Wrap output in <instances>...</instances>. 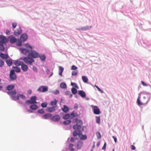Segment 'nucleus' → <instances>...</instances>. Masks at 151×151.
<instances>
[{
  "label": "nucleus",
  "mask_w": 151,
  "mask_h": 151,
  "mask_svg": "<svg viewBox=\"0 0 151 151\" xmlns=\"http://www.w3.org/2000/svg\"><path fill=\"white\" fill-rule=\"evenodd\" d=\"M25 46L27 48L30 49V52L28 54L27 57L23 58V60L26 64L31 65L35 61L33 58H39V53L33 50L32 47L28 43H26Z\"/></svg>",
  "instance_id": "obj_1"
},
{
  "label": "nucleus",
  "mask_w": 151,
  "mask_h": 151,
  "mask_svg": "<svg viewBox=\"0 0 151 151\" xmlns=\"http://www.w3.org/2000/svg\"><path fill=\"white\" fill-rule=\"evenodd\" d=\"M75 122H76V124L74 125L73 127V129L75 130L73 132V135L74 137H76L77 135L79 136V135L81 133V130L80 129L81 128V125L83 122L82 121L78 120V119H76Z\"/></svg>",
  "instance_id": "obj_2"
},
{
  "label": "nucleus",
  "mask_w": 151,
  "mask_h": 151,
  "mask_svg": "<svg viewBox=\"0 0 151 151\" xmlns=\"http://www.w3.org/2000/svg\"><path fill=\"white\" fill-rule=\"evenodd\" d=\"M93 112L94 114L99 115L101 114V112L99 107L96 106L92 105L91 106Z\"/></svg>",
  "instance_id": "obj_3"
},
{
  "label": "nucleus",
  "mask_w": 151,
  "mask_h": 151,
  "mask_svg": "<svg viewBox=\"0 0 151 151\" xmlns=\"http://www.w3.org/2000/svg\"><path fill=\"white\" fill-rule=\"evenodd\" d=\"M37 98V97L36 96H32L30 98V100H28L26 101L25 103L27 104L28 105L36 104L37 103V102L36 101Z\"/></svg>",
  "instance_id": "obj_4"
},
{
  "label": "nucleus",
  "mask_w": 151,
  "mask_h": 151,
  "mask_svg": "<svg viewBox=\"0 0 151 151\" xmlns=\"http://www.w3.org/2000/svg\"><path fill=\"white\" fill-rule=\"evenodd\" d=\"M9 78H10L9 80L10 81H13L16 79L17 76L14 72V70H12L10 71Z\"/></svg>",
  "instance_id": "obj_5"
},
{
  "label": "nucleus",
  "mask_w": 151,
  "mask_h": 151,
  "mask_svg": "<svg viewBox=\"0 0 151 151\" xmlns=\"http://www.w3.org/2000/svg\"><path fill=\"white\" fill-rule=\"evenodd\" d=\"M48 89V87L46 86H41L38 89L37 91L38 92L44 93L47 92Z\"/></svg>",
  "instance_id": "obj_6"
},
{
  "label": "nucleus",
  "mask_w": 151,
  "mask_h": 151,
  "mask_svg": "<svg viewBox=\"0 0 151 151\" xmlns=\"http://www.w3.org/2000/svg\"><path fill=\"white\" fill-rule=\"evenodd\" d=\"M21 66V69L24 72H26L28 68L27 65L24 63L23 62H19L18 66Z\"/></svg>",
  "instance_id": "obj_7"
},
{
  "label": "nucleus",
  "mask_w": 151,
  "mask_h": 151,
  "mask_svg": "<svg viewBox=\"0 0 151 151\" xmlns=\"http://www.w3.org/2000/svg\"><path fill=\"white\" fill-rule=\"evenodd\" d=\"M60 119V117L59 115H58L54 116L50 118L51 120L55 122H57L59 121Z\"/></svg>",
  "instance_id": "obj_8"
},
{
  "label": "nucleus",
  "mask_w": 151,
  "mask_h": 151,
  "mask_svg": "<svg viewBox=\"0 0 151 151\" xmlns=\"http://www.w3.org/2000/svg\"><path fill=\"white\" fill-rule=\"evenodd\" d=\"M30 49H28L27 48H21L20 50L21 52L23 54L27 55V54H28L30 53Z\"/></svg>",
  "instance_id": "obj_9"
},
{
  "label": "nucleus",
  "mask_w": 151,
  "mask_h": 151,
  "mask_svg": "<svg viewBox=\"0 0 151 151\" xmlns=\"http://www.w3.org/2000/svg\"><path fill=\"white\" fill-rule=\"evenodd\" d=\"M3 92L6 93L8 95H11V96H14L17 94V91L15 90H13L10 91H3Z\"/></svg>",
  "instance_id": "obj_10"
},
{
  "label": "nucleus",
  "mask_w": 151,
  "mask_h": 151,
  "mask_svg": "<svg viewBox=\"0 0 151 151\" xmlns=\"http://www.w3.org/2000/svg\"><path fill=\"white\" fill-rule=\"evenodd\" d=\"M141 44L142 46L147 48L148 50L150 51L151 50V45L149 44L147 45L143 41L142 42V43L141 42Z\"/></svg>",
  "instance_id": "obj_11"
},
{
  "label": "nucleus",
  "mask_w": 151,
  "mask_h": 151,
  "mask_svg": "<svg viewBox=\"0 0 151 151\" xmlns=\"http://www.w3.org/2000/svg\"><path fill=\"white\" fill-rule=\"evenodd\" d=\"M52 114L50 113H47L44 115H42L41 117L43 119H47L51 118Z\"/></svg>",
  "instance_id": "obj_12"
},
{
  "label": "nucleus",
  "mask_w": 151,
  "mask_h": 151,
  "mask_svg": "<svg viewBox=\"0 0 151 151\" xmlns=\"http://www.w3.org/2000/svg\"><path fill=\"white\" fill-rule=\"evenodd\" d=\"M22 33V30L21 28L19 27L14 32V34L15 36H18Z\"/></svg>",
  "instance_id": "obj_13"
},
{
  "label": "nucleus",
  "mask_w": 151,
  "mask_h": 151,
  "mask_svg": "<svg viewBox=\"0 0 151 151\" xmlns=\"http://www.w3.org/2000/svg\"><path fill=\"white\" fill-rule=\"evenodd\" d=\"M56 106H53L52 107H47L46 109L47 111L50 112H52L56 111L55 108Z\"/></svg>",
  "instance_id": "obj_14"
},
{
  "label": "nucleus",
  "mask_w": 151,
  "mask_h": 151,
  "mask_svg": "<svg viewBox=\"0 0 151 151\" xmlns=\"http://www.w3.org/2000/svg\"><path fill=\"white\" fill-rule=\"evenodd\" d=\"M78 137L81 140H86L87 138L86 135L82 134L81 133L79 135Z\"/></svg>",
  "instance_id": "obj_15"
},
{
  "label": "nucleus",
  "mask_w": 151,
  "mask_h": 151,
  "mask_svg": "<svg viewBox=\"0 0 151 151\" xmlns=\"http://www.w3.org/2000/svg\"><path fill=\"white\" fill-rule=\"evenodd\" d=\"M14 87V85L12 84L7 86L6 87V90L9 91H10L13 90Z\"/></svg>",
  "instance_id": "obj_16"
},
{
  "label": "nucleus",
  "mask_w": 151,
  "mask_h": 151,
  "mask_svg": "<svg viewBox=\"0 0 151 151\" xmlns=\"http://www.w3.org/2000/svg\"><path fill=\"white\" fill-rule=\"evenodd\" d=\"M78 94L82 98H84L86 96L85 92L83 90L79 91H78Z\"/></svg>",
  "instance_id": "obj_17"
},
{
  "label": "nucleus",
  "mask_w": 151,
  "mask_h": 151,
  "mask_svg": "<svg viewBox=\"0 0 151 151\" xmlns=\"http://www.w3.org/2000/svg\"><path fill=\"white\" fill-rule=\"evenodd\" d=\"M9 38H0V44L3 45L6 44L8 41Z\"/></svg>",
  "instance_id": "obj_18"
},
{
  "label": "nucleus",
  "mask_w": 151,
  "mask_h": 151,
  "mask_svg": "<svg viewBox=\"0 0 151 151\" xmlns=\"http://www.w3.org/2000/svg\"><path fill=\"white\" fill-rule=\"evenodd\" d=\"M9 38H0V44L3 45L6 44L8 41Z\"/></svg>",
  "instance_id": "obj_19"
},
{
  "label": "nucleus",
  "mask_w": 151,
  "mask_h": 151,
  "mask_svg": "<svg viewBox=\"0 0 151 151\" xmlns=\"http://www.w3.org/2000/svg\"><path fill=\"white\" fill-rule=\"evenodd\" d=\"M0 56L3 59H7L9 58V56L7 54H6L2 53L0 54Z\"/></svg>",
  "instance_id": "obj_20"
},
{
  "label": "nucleus",
  "mask_w": 151,
  "mask_h": 151,
  "mask_svg": "<svg viewBox=\"0 0 151 151\" xmlns=\"http://www.w3.org/2000/svg\"><path fill=\"white\" fill-rule=\"evenodd\" d=\"M83 141L81 140H79L77 144V146L78 149L80 150L83 146Z\"/></svg>",
  "instance_id": "obj_21"
},
{
  "label": "nucleus",
  "mask_w": 151,
  "mask_h": 151,
  "mask_svg": "<svg viewBox=\"0 0 151 151\" xmlns=\"http://www.w3.org/2000/svg\"><path fill=\"white\" fill-rule=\"evenodd\" d=\"M13 60L10 58V59H7L6 60V63L7 65L9 66H11L13 64Z\"/></svg>",
  "instance_id": "obj_22"
},
{
  "label": "nucleus",
  "mask_w": 151,
  "mask_h": 151,
  "mask_svg": "<svg viewBox=\"0 0 151 151\" xmlns=\"http://www.w3.org/2000/svg\"><path fill=\"white\" fill-rule=\"evenodd\" d=\"M141 98L140 93L139 94L138 98L137 100V103L138 105L139 106L140 105H143V104L140 101V99Z\"/></svg>",
  "instance_id": "obj_23"
},
{
  "label": "nucleus",
  "mask_w": 151,
  "mask_h": 151,
  "mask_svg": "<svg viewBox=\"0 0 151 151\" xmlns=\"http://www.w3.org/2000/svg\"><path fill=\"white\" fill-rule=\"evenodd\" d=\"M62 109L64 112L66 113L69 111V109L67 106L64 105L63 106V107L62 108Z\"/></svg>",
  "instance_id": "obj_24"
},
{
  "label": "nucleus",
  "mask_w": 151,
  "mask_h": 151,
  "mask_svg": "<svg viewBox=\"0 0 151 151\" xmlns=\"http://www.w3.org/2000/svg\"><path fill=\"white\" fill-rule=\"evenodd\" d=\"M10 98L12 99V100L14 101H16V100H19V96L18 95V93H17L16 96H11L10 97Z\"/></svg>",
  "instance_id": "obj_25"
},
{
  "label": "nucleus",
  "mask_w": 151,
  "mask_h": 151,
  "mask_svg": "<svg viewBox=\"0 0 151 151\" xmlns=\"http://www.w3.org/2000/svg\"><path fill=\"white\" fill-rule=\"evenodd\" d=\"M57 102L58 101L56 99H54L53 101H51L50 105L53 106H56V107Z\"/></svg>",
  "instance_id": "obj_26"
},
{
  "label": "nucleus",
  "mask_w": 151,
  "mask_h": 151,
  "mask_svg": "<svg viewBox=\"0 0 151 151\" xmlns=\"http://www.w3.org/2000/svg\"><path fill=\"white\" fill-rule=\"evenodd\" d=\"M30 108L32 110H35L38 109V106L37 105L33 104L30 106Z\"/></svg>",
  "instance_id": "obj_27"
},
{
  "label": "nucleus",
  "mask_w": 151,
  "mask_h": 151,
  "mask_svg": "<svg viewBox=\"0 0 151 151\" xmlns=\"http://www.w3.org/2000/svg\"><path fill=\"white\" fill-rule=\"evenodd\" d=\"M39 57L40 58V59L42 61H44L46 59V56L45 54H41L39 55Z\"/></svg>",
  "instance_id": "obj_28"
},
{
  "label": "nucleus",
  "mask_w": 151,
  "mask_h": 151,
  "mask_svg": "<svg viewBox=\"0 0 151 151\" xmlns=\"http://www.w3.org/2000/svg\"><path fill=\"white\" fill-rule=\"evenodd\" d=\"M16 45L17 46H21L22 45V44L21 39L18 38V39L17 40Z\"/></svg>",
  "instance_id": "obj_29"
},
{
  "label": "nucleus",
  "mask_w": 151,
  "mask_h": 151,
  "mask_svg": "<svg viewBox=\"0 0 151 151\" xmlns=\"http://www.w3.org/2000/svg\"><path fill=\"white\" fill-rule=\"evenodd\" d=\"M64 70V68L62 66H59V74L60 75L62 76V73Z\"/></svg>",
  "instance_id": "obj_30"
},
{
  "label": "nucleus",
  "mask_w": 151,
  "mask_h": 151,
  "mask_svg": "<svg viewBox=\"0 0 151 151\" xmlns=\"http://www.w3.org/2000/svg\"><path fill=\"white\" fill-rule=\"evenodd\" d=\"M12 68L14 69V72L15 71L17 73H19L21 72V70L20 68L17 67L13 66Z\"/></svg>",
  "instance_id": "obj_31"
},
{
  "label": "nucleus",
  "mask_w": 151,
  "mask_h": 151,
  "mask_svg": "<svg viewBox=\"0 0 151 151\" xmlns=\"http://www.w3.org/2000/svg\"><path fill=\"white\" fill-rule=\"evenodd\" d=\"M91 27H92L91 26H87L86 27H81L80 29L82 30H86L90 29Z\"/></svg>",
  "instance_id": "obj_32"
},
{
  "label": "nucleus",
  "mask_w": 151,
  "mask_h": 151,
  "mask_svg": "<svg viewBox=\"0 0 151 151\" xmlns=\"http://www.w3.org/2000/svg\"><path fill=\"white\" fill-rule=\"evenodd\" d=\"M71 92L73 94H75L77 92V90L75 87H73L71 89Z\"/></svg>",
  "instance_id": "obj_33"
},
{
  "label": "nucleus",
  "mask_w": 151,
  "mask_h": 151,
  "mask_svg": "<svg viewBox=\"0 0 151 151\" xmlns=\"http://www.w3.org/2000/svg\"><path fill=\"white\" fill-rule=\"evenodd\" d=\"M60 87L62 88H65L67 87L66 84L64 82H62L60 83Z\"/></svg>",
  "instance_id": "obj_34"
},
{
  "label": "nucleus",
  "mask_w": 151,
  "mask_h": 151,
  "mask_svg": "<svg viewBox=\"0 0 151 151\" xmlns=\"http://www.w3.org/2000/svg\"><path fill=\"white\" fill-rule=\"evenodd\" d=\"M82 79L84 83H87L88 81V78L86 76H83L82 77Z\"/></svg>",
  "instance_id": "obj_35"
},
{
  "label": "nucleus",
  "mask_w": 151,
  "mask_h": 151,
  "mask_svg": "<svg viewBox=\"0 0 151 151\" xmlns=\"http://www.w3.org/2000/svg\"><path fill=\"white\" fill-rule=\"evenodd\" d=\"M10 41L11 43L13 44L16 42L17 40V38H10Z\"/></svg>",
  "instance_id": "obj_36"
},
{
  "label": "nucleus",
  "mask_w": 151,
  "mask_h": 151,
  "mask_svg": "<svg viewBox=\"0 0 151 151\" xmlns=\"http://www.w3.org/2000/svg\"><path fill=\"white\" fill-rule=\"evenodd\" d=\"M18 95L19 96V98H20L22 99H25L26 98L25 96L23 94H21L18 93Z\"/></svg>",
  "instance_id": "obj_37"
},
{
  "label": "nucleus",
  "mask_w": 151,
  "mask_h": 151,
  "mask_svg": "<svg viewBox=\"0 0 151 151\" xmlns=\"http://www.w3.org/2000/svg\"><path fill=\"white\" fill-rule=\"evenodd\" d=\"M71 122V121L70 120H67L64 121L63 124L64 125H68Z\"/></svg>",
  "instance_id": "obj_38"
},
{
  "label": "nucleus",
  "mask_w": 151,
  "mask_h": 151,
  "mask_svg": "<svg viewBox=\"0 0 151 151\" xmlns=\"http://www.w3.org/2000/svg\"><path fill=\"white\" fill-rule=\"evenodd\" d=\"M96 122L98 124H99L101 122L100 117L99 116H96Z\"/></svg>",
  "instance_id": "obj_39"
},
{
  "label": "nucleus",
  "mask_w": 151,
  "mask_h": 151,
  "mask_svg": "<svg viewBox=\"0 0 151 151\" xmlns=\"http://www.w3.org/2000/svg\"><path fill=\"white\" fill-rule=\"evenodd\" d=\"M50 92L52 93L55 95H57L59 94L60 93L59 91L58 90H56L55 91H50Z\"/></svg>",
  "instance_id": "obj_40"
},
{
  "label": "nucleus",
  "mask_w": 151,
  "mask_h": 151,
  "mask_svg": "<svg viewBox=\"0 0 151 151\" xmlns=\"http://www.w3.org/2000/svg\"><path fill=\"white\" fill-rule=\"evenodd\" d=\"M47 103L46 102L42 103L41 104V106L43 108H45L47 107Z\"/></svg>",
  "instance_id": "obj_41"
},
{
  "label": "nucleus",
  "mask_w": 151,
  "mask_h": 151,
  "mask_svg": "<svg viewBox=\"0 0 151 151\" xmlns=\"http://www.w3.org/2000/svg\"><path fill=\"white\" fill-rule=\"evenodd\" d=\"M70 117V115L69 114H66L63 116V118L64 119H67Z\"/></svg>",
  "instance_id": "obj_42"
},
{
  "label": "nucleus",
  "mask_w": 151,
  "mask_h": 151,
  "mask_svg": "<svg viewBox=\"0 0 151 151\" xmlns=\"http://www.w3.org/2000/svg\"><path fill=\"white\" fill-rule=\"evenodd\" d=\"M141 83L143 85V86H149L150 87V88H151V86L150 85L146 83L143 81H141Z\"/></svg>",
  "instance_id": "obj_43"
},
{
  "label": "nucleus",
  "mask_w": 151,
  "mask_h": 151,
  "mask_svg": "<svg viewBox=\"0 0 151 151\" xmlns=\"http://www.w3.org/2000/svg\"><path fill=\"white\" fill-rule=\"evenodd\" d=\"M70 139V138H68V142H69V139ZM76 139V138L73 137H71L70 138V141L72 142H75V140Z\"/></svg>",
  "instance_id": "obj_44"
},
{
  "label": "nucleus",
  "mask_w": 151,
  "mask_h": 151,
  "mask_svg": "<svg viewBox=\"0 0 151 151\" xmlns=\"http://www.w3.org/2000/svg\"><path fill=\"white\" fill-rule=\"evenodd\" d=\"M37 112L40 114H42L45 113V111L43 109H41L38 110H37Z\"/></svg>",
  "instance_id": "obj_45"
},
{
  "label": "nucleus",
  "mask_w": 151,
  "mask_h": 151,
  "mask_svg": "<svg viewBox=\"0 0 151 151\" xmlns=\"http://www.w3.org/2000/svg\"><path fill=\"white\" fill-rule=\"evenodd\" d=\"M20 38H28V36L27 34L23 33L21 35Z\"/></svg>",
  "instance_id": "obj_46"
},
{
  "label": "nucleus",
  "mask_w": 151,
  "mask_h": 151,
  "mask_svg": "<svg viewBox=\"0 0 151 151\" xmlns=\"http://www.w3.org/2000/svg\"><path fill=\"white\" fill-rule=\"evenodd\" d=\"M5 49V47L3 45L0 44V50L1 51H4Z\"/></svg>",
  "instance_id": "obj_47"
},
{
  "label": "nucleus",
  "mask_w": 151,
  "mask_h": 151,
  "mask_svg": "<svg viewBox=\"0 0 151 151\" xmlns=\"http://www.w3.org/2000/svg\"><path fill=\"white\" fill-rule=\"evenodd\" d=\"M19 62H22V61H19L18 60H17L14 61V64L16 66H18V65L19 63Z\"/></svg>",
  "instance_id": "obj_48"
},
{
  "label": "nucleus",
  "mask_w": 151,
  "mask_h": 151,
  "mask_svg": "<svg viewBox=\"0 0 151 151\" xmlns=\"http://www.w3.org/2000/svg\"><path fill=\"white\" fill-rule=\"evenodd\" d=\"M78 73V71L77 70L73 71L72 72V75L73 76H75L77 75Z\"/></svg>",
  "instance_id": "obj_49"
},
{
  "label": "nucleus",
  "mask_w": 151,
  "mask_h": 151,
  "mask_svg": "<svg viewBox=\"0 0 151 151\" xmlns=\"http://www.w3.org/2000/svg\"><path fill=\"white\" fill-rule=\"evenodd\" d=\"M95 86L97 89L101 93H104V91L101 89H100L98 86H97L96 85H95Z\"/></svg>",
  "instance_id": "obj_50"
},
{
  "label": "nucleus",
  "mask_w": 151,
  "mask_h": 151,
  "mask_svg": "<svg viewBox=\"0 0 151 151\" xmlns=\"http://www.w3.org/2000/svg\"><path fill=\"white\" fill-rule=\"evenodd\" d=\"M4 65V62L1 59H0V67H2Z\"/></svg>",
  "instance_id": "obj_51"
},
{
  "label": "nucleus",
  "mask_w": 151,
  "mask_h": 151,
  "mask_svg": "<svg viewBox=\"0 0 151 151\" xmlns=\"http://www.w3.org/2000/svg\"><path fill=\"white\" fill-rule=\"evenodd\" d=\"M96 135L97 136L98 139H100L101 137V135L100 133L99 132H97L96 133Z\"/></svg>",
  "instance_id": "obj_52"
},
{
  "label": "nucleus",
  "mask_w": 151,
  "mask_h": 151,
  "mask_svg": "<svg viewBox=\"0 0 151 151\" xmlns=\"http://www.w3.org/2000/svg\"><path fill=\"white\" fill-rule=\"evenodd\" d=\"M77 68H78L77 67L74 65H73L71 66V70H75L77 69Z\"/></svg>",
  "instance_id": "obj_53"
},
{
  "label": "nucleus",
  "mask_w": 151,
  "mask_h": 151,
  "mask_svg": "<svg viewBox=\"0 0 151 151\" xmlns=\"http://www.w3.org/2000/svg\"><path fill=\"white\" fill-rule=\"evenodd\" d=\"M70 118H73L74 117H75V113L74 112V111H73L70 114Z\"/></svg>",
  "instance_id": "obj_54"
},
{
  "label": "nucleus",
  "mask_w": 151,
  "mask_h": 151,
  "mask_svg": "<svg viewBox=\"0 0 151 151\" xmlns=\"http://www.w3.org/2000/svg\"><path fill=\"white\" fill-rule=\"evenodd\" d=\"M142 93L144 94H146L148 95V97L149 98V99H150V98L151 96H150V93L147 92H146L145 91L144 92H143Z\"/></svg>",
  "instance_id": "obj_55"
},
{
  "label": "nucleus",
  "mask_w": 151,
  "mask_h": 151,
  "mask_svg": "<svg viewBox=\"0 0 151 151\" xmlns=\"http://www.w3.org/2000/svg\"><path fill=\"white\" fill-rule=\"evenodd\" d=\"M73 145L72 144H69V148H70L71 150H74V149L73 148Z\"/></svg>",
  "instance_id": "obj_56"
},
{
  "label": "nucleus",
  "mask_w": 151,
  "mask_h": 151,
  "mask_svg": "<svg viewBox=\"0 0 151 151\" xmlns=\"http://www.w3.org/2000/svg\"><path fill=\"white\" fill-rule=\"evenodd\" d=\"M32 70L35 72L37 73V68L35 66H33Z\"/></svg>",
  "instance_id": "obj_57"
},
{
  "label": "nucleus",
  "mask_w": 151,
  "mask_h": 151,
  "mask_svg": "<svg viewBox=\"0 0 151 151\" xmlns=\"http://www.w3.org/2000/svg\"><path fill=\"white\" fill-rule=\"evenodd\" d=\"M106 142H105L104 146L102 148V149L104 150H105L106 149Z\"/></svg>",
  "instance_id": "obj_58"
},
{
  "label": "nucleus",
  "mask_w": 151,
  "mask_h": 151,
  "mask_svg": "<svg viewBox=\"0 0 151 151\" xmlns=\"http://www.w3.org/2000/svg\"><path fill=\"white\" fill-rule=\"evenodd\" d=\"M78 105L76 104H75L74 105V108L75 109H76L78 108Z\"/></svg>",
  "instance_id": "obj_59"
},
{
  "label": "nucleus",
  "mask_w": 151,
  "mask_h": 151,
  "mask_svg": "<svg viewBox=\"0 0 151 151\" xmlns=\"http://www.w3.org/2000/svg\"><path fill=\"white\" fill-rule=\"evenodd\" d=\"M17 24L16 23H12V26L14 28L16 27L17 26Z\"/></svg>",
  "instance_id": "obj_60"
},
{
  "label": "nucleus",
  "mask_w": 151,
  "mask_h": 151,
  "mask_svg": "<svg viewBox=\"0 0 151 151\" xmlns=\"http://www.w3.org/2000/svg\"><path fill=\"white\" fill-rule=\"evenodd\" d=\"M71 93V92L70 91H67L65 92V94L66 95L70 94Z\"/></svg>",
  "instance_id": "obj_61"
},
{
  "label": "nucleus",
  "mask_w": 151,
  "mask_h": 151,
  "mask_svg": "<svg viewBox=\"0 0 151 151\" xmlns=\"http://www.w3.org/2000/svg\"><path fill=\"white\" fill-rule=\"evenodd\" d=\"M86 126H83L82 127L81 131H83V132L85 131V129H86Z\"/></svg>",
  "instance_id": "obj_62"
},
{
  "label": "nucleus",
  "mask_w": 151,
  "mask_h": 151,
  "mask_svg": "<svg viewBox=\"0 0 151 151\" xmlns=\"http://www.w3.org/2000/svg\"><path fill=\"white\" fill-rule=\"evenodd\" d=\"M131 149L132 150H135L136 149L135 146L133 145H131Z\"/></svg>",
  "instance_id": "obj_63"
},
{
  "label": "nucleus",
  "mask_w": 151,
  "mask_h": 151,
  "mask_svg": "<svg viewBox=\"0 0 151 151\" xmlns=\"http://www.w3.org/2000/svg\"><path fill=\"white\" fill-rule=\"evenodd\" d=\"M27 93L28 94H31L32 93V90L31 89H29L27 91Z\"/></svg>",
  "instance_id": "obj_64"
}]
</instances>
